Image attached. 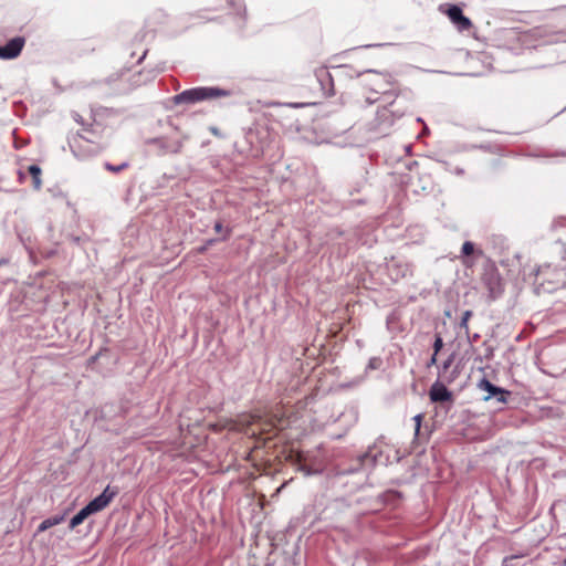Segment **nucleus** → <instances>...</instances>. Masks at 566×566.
I'll list each match as a JSON object with an SVG mask.
<instances>
[{
  "label": "nucleus",
  "mask_w": 566,
  "mask_h": 566,
  "mask_svg": "<svg viewBox=\"0 0 566 566\" xmlns=\"http://www.w3.org/2000/svg\"><path fill=\"white\" fill-rule=\"evenodd\" d=\"M76 117H77V118H75V120H76L77 123H82V122H81V115H80V114H76Z\"/></svg>",
  "instance_id": "obj_42"
},
{
  "label": "nucleus",
  "mask_w": 566,
  "mask_h": 566,
  "mask_svg": "<svg viewBox=\"0 0 566 566\" xmlns=\"http://www.w3.org/2000/svg\"><path fill=\"white\" fill-rule=\"evenodd\" d=\"M285 106L297 108V107L305 106V104H303V103H289V104H285Z\"/></svg>",
  "instance_id": "obj_32"
},
{
  "label": "nucleus",
  "mask_w": 566,
  "mask_h": 566,
  "mask_svg": "<svg viewBox=\"0 0 566 566\" xmlns=\"http://www.w3.org/2000/svg\"><path fill=\"white\" fill-rule=\"evenodd\" d=\"M228 4L233 9V13L237 17V28L240 35H243V31L247 22V7L243 0H228Z\"/></svg>",
  "instance_id": "obj_10"
},
{
  "label": "nucleus",
  "mask_w": 566,
  "mask_h": 566,
  "mask_svg": "<svg viewBox=\"0 0 566 566\" xmlns=\"http://www.w3.org/2000/svg\"><path fill=\"white\" fill-rule=\"evenodd\" d=\"M164 71L165 65L163 63L156 65L155 67H145L130 77V85L134 87H138L147 83H150L156 78V76L159 73Z\"/></svg>",
  "instance_id": "obj_7"
},
{
  "label": "nucleus",
  "mask_w": 566,
  "mask_h": 566,
  "mask_svg": "<svg viewBox=\"0 0 566 566\" xmlns=\"http://www.w3.org/2000/svg\"><path fill=\"white\" fill-rule=\"evenodd\" d=\"M209 130H210V133H211L212 135H214V136H217V137H220V138H222V137H223V134L221 133V130H220L218 127H216V126H211V127H209Z\"/></svg>",
  "instance_id": "obj_30"
},
{
  "label": "nucleus",
  "mask_w": 566,
  "mask_h": 566,
  "mask_svg": "<svg viewBox=\"0 0 566 566\" xmlns=\"http://www.w3.org/2000/svg\"><path fill=\"white\" fill-rule=\"evenodd\" d=\"M369 459V453H364L361 457H359V461L365 463Z\"/></svg>",
  "instance_id": "obj_35"
},
{
  "label": "nucleus",
  "mask_w": 566,
  "mask_h": 566,
  "mask_svg": "<svg viewBox=\"0 0 566 566\" xmlns=\"http://www.w3.org/2000/svg\"><path fill=\"white\" fill-rule=\"evenodd\" d=\"M378 99H379V97H377V96H375V97H373V96H367V97H366V102H367V104H373V103H375V102H376V101H378Z\"/></svg>",
  "instance_id": "obj_33"
},
{
  "label": "nucleus",
  "mask_w": 566,
  "mask_h": 566,
  "mask_svg": "<svg viewBox=\"0 0 566 566\" xmlns=\"http://www.w3.org/2000/svg\"><path fill=\"white\" fill-rule=\"evenodd\" d=\"M422 418L423 416L421 413H418L413 417V421H415V436L417 437L420 432V428H421V421H422Z\"/></svg>",
  "instance_id": "obj_25"
},
{
  "label": "nucleus",
  "mask_w": 566,
  "mask_h": 566,
  "mask_svg": "<svg viewBox=\"0 0 566 566\" xmlns=\"http://www.w3.org/2000/svg\"><path fill=\"white\" fill-rule=\"evenodd\" d=\"M429 397L432 402H447L452 400V392L443 382L437 380L430 387Z\"/></svg>",
  "instance_id": "obj_11"
},
{
  "label": "nucleus",
  "mask_w": 566,
  "mask_h": 566,
  "mask_svg": "<svg viewBox=\"0 0 566 566\" xmlns=\"http://www.w3.org/2000/svg\"><path fill=\"white\" fill-rule=\"evenodd\" d=\"M28 174L32 178V185L35 190H39L42 186V169L38 164H31L28 166Z\"/></svg>",
  "instance_id": "obj_18"
},
{
  "label": "nucleus",
  "mask_w": 566,
  "mask_h": 566,
  "mask_svg": "<svg viewBox=\"0 0 566 566\" xmlns=\"http://www.w3.org/2000/svg\"><path fill=\"white\" fill-rule=\"evenodd\" d=\"M243 142L249 147V150L253 151L255 155L262 151L258 130L255 128L249 127L247 130H244Z\"/></svg>",
  "instance_id": "obj_13"
},
{
  "label": "nucleus",
  "mask_w": 566,
  "mask_h": 566,
  "mask_svg": "<svg viewBox=\"0 0 566 566\" xmlns=\"http://www.w3.org/2000/svg\"><path fill=\"white\" fill-rule=\"evenodd\" d=\"M147 52H148L147 50H145V51L143 52V54H142V55L138 57V60H137V64H142V63H143V61L145 60V57H146V55H147Z\"/></svg>",
  "instance_id": "obj_34"
},
{
  "label": "nucleus",
  "mask_w": 566,
  "mask_h": 566,
  "mask_svg": "<svg viewBox=\"0 0 566 566\" xmlns=\"http://www.w3.org/2000/svg\"><path fill=\"white\" fill-rule=\"evenodd\" d=\"M380 370H384L382 358H380L378 356L369 358V360L364 369V373L361 375H359L358 377H356V384L358 381H364V380L370 378L371 374L374 371H380Z\"/></svg>",
  "instance_id": "obj_12"
},
{
  "label": "nucleus",
  "mask_w": 566,
  "mask_h": 566,
  "mask_svg": "<svg viewBox=\"0 0 566 566\" xmlns=\"http://www.w3.org/2000/svg\"><path fill=\"white\" fill-rule=\"evenodd\" d=\"M18 175H19V180L20 181H23L25 179V175L21 170L18 171Z\"/></svg>",
  "instance_id": "obj_37"
},
{
  "label": "nucleus",
  "mask_w": 566,
  "mask_h": 566,
  "mask_svg": "<svg viewBox=\"0 0 566 566\" xmlns=\"http://www.w3.org/2000/svg\"><path fill=\"white\" fill-rule=\"evenodd\" d=\"M230 95V90L222 88L220 86H196L184 90L182 92L172 96L171 99L175 105H193L199 102L228 97Z\"/></svg>",
  "instance_id": "obj_3"
},
{
  "label": "nucleus",
  "mask_w": 566,
  "mask_h": 566,
  "mask_svg": "<svg viewBox=\"0 0 566 566\" xmlns=\"http://www.w3.org/2000/svg\"><path fill=\"white\" fill-rule=\"evenodd\" d=\"M66 238L73 245H76L81 249H84V245L90 242V237L87 234H67Z\"/></svg>",
  "instance_id": "obj_19"
},
{
  "label": "nucleus",
  "mask_w": 566,
  "mask_h": 566,
  "mask_svg": "<svg viewBox=\"0 0 566 566\" xmlns=\"http://www.w3.org/2000/svg\"><path fill=\"white\" fill-rule=\"evenodd\" d=\"M147 145L155 146L158 149L159 155L169 154V138L159 136L153 137L146 140Z\"/></svg>",
  "instance_id": "obj_17"
},
{
  "label": "nucleus",
  "mask_w": 566,
  "mask_h": 566,
  "mask_svg": "<svg viewBox=\"0 0 566 566\" xmlns=\"http://www.w3.org/2000/svg\"><path fill=\"white\" fill-rule=\"evenodd\" d=\"M184 147L181 139H169V154H179Z\"/></svg>",
  "instance_id": "obj_21"
},
{
  "label": "nucleus",
  "mask_w": 566,
  "mask_h": 566,
  "mask_svg": "<svg viewBox=\"0 0 566 566\" xmlns=\"http://www.w3.org/2000/svg\"><path fill=\"white\" fill-rule=\"evenodd\" d=\"M6 262H7V260H4V259L0 260V264L6 263Z\"/></svg>",
  "instance_id": "obj_45"
},
{
  "label": "nucleus",
  "mask_w": 566,
  "mask_h": 566,
  "mask_svg": "<svg viewBox=\"0 0 566 566\" xmlns=\"http://www.w3.org/2000/svg\"><path fill=\"white\" fill-rule=\"evenodd\" d=\"M76 117H77V118H75V120H76L77 123H82V122H81V115H80V114H76Z\"/></svg>",
  "instance_id": "obj_40"
},
{
  "label": "nucleus",
  "mask_w": 566,
  "mask_h": 566,
  "mask_svg": "<svg viewBox=\"0 0 566 566\" xmlns=\"http://www.w3.org/2000/svg\"><path fill=\"white\" fill-rule=\"evenodd\" d=\"M478 386L481 390L488 392V395L484 397V400H490L491 398H494L500 403H505L507 401L510 391L492 384L486 378H482L479 381Z\"/></svg>",
  "instance_id": "obj_6"
},
{
  "label": "nucleus",
  "mask_w": 566,
  "mask_h": 566,
  "mask_svg": "<svg viewBox=\"0 0 566 566\" xmlns=\"http://www.w3.org/2000/svg\"><path fill=\"white\" fill-rule=\"evenodd\" d=\"M298 470L306 476L326 474L333 480L334 486H346L344 478L354 473V464L349 463L345 468L333 463L332 454L323 446L319 444L315 450L307 451L303 461L298 465Z\"/></svg>",
  "instance_id": "obj_2"
},
{
  "label": "nucleus",
  "mask_w": 566,
  "mask_h": 566,
  "mask_svg": "<svg viewBox=\"0 0 566 566\" xmlns=\"http://www.w3.org/2000/svg\"><path fill=\"white\" fill-rule=\"evenodd\" d=\"M472 315V312L471 311H465L462 315V318H461V322H460V326L461 327H467L468 326V321L469 318L471 317Z\"/></svg>",
  "instance_id": "obj_27"
},
{
  "label": "nucleus",
  "mask_w": 566,
  "mask_h": 566,
  "mask_svg": "<svg viewBox=\"0 0 566 566\" xmlns=\"http://www.w3.org/2000/svg\"><path fill=\"white\" fill-rule=\"evenodd\" d=\"M557 242H560V243H563L564 245H566V238H565V239H563L562 237H558V238H557Z\"/></svg>",
  "instance_id": "obj_38"
},
{
  "label": "nucleus",
  "mask_w": 566,
  "mask_h": 566,
  "mask_svg": "<svg viewBox=\"0 0 566 566\" xmlns=\"http://www.w3.org/2000/svg\"><path fill=\"white\" fill-rule=\"evenodd\" d=\"M232 228L231 227H227L226 230H224V233L218 238H210V239H207L201 245L197 247L196 250L198 253L202 254L205 252L208 251V249L217 243H220V242H226L230 239V237L232 235Z\"/></svg>",
  "instance_id": "obj_14"
},
{
  "label": "nucleus",
  "mask_w": 566,
  "mask_h": 566,
  "mask_svg": "<svg viewBox=\"0 0 566 566\" xmlns=\"http://www.w3.org/2000/svg\"><path fill=\"white\" fill-rule=\"evenodd\" d=\"M93 515L92 511L85 504L82 509H80L69 522V530H74L78 525H81L88 516Z\"/></svg>",
  "instance_id": "obj_16"
},
{
  "label": "nucleus",
  "mask_w": 566,
  "mask_h": 566,
  "mask_svg": "<svg viewBox=\"0 0 566 566\" xmlns=\"http://www.w3.org/2000/svg\"><path fill=\"white\" fill-rule=\"evenodd\" d=\"M369 46H370V45H368V44L361 45V48H369ZM357 49H360V46H356V50H357Z\"/></svg>",
  "instance_id": "obj_43"
},
{
  "label": "nucleus",
  "mask_w": 566,
  "mask_h": 566,
  "mask_svg": "<svg viewBox=\"0 0 566 566\" xmlns=\"http://www.w3.org/2000/svg\"><path fill=\"white\" fill-rule=\"evenodd\" d=\"M97 418H101V419H103V418H104L103 410H101V411H99V415H97V413H96V419H97Z\"/></svg>",
  "instance_id": "obj_39"
},
{
  "label": "nucleus",
  "mask_w": 566,
  "mask_h": 566,
  "mask_svg": "<svg viewBox=\"0 0 566 566\" xmlns=\"http://www.w3.org/2000/svg\"><path fill=\"white\" fill-rule=\"evenodd\" d=\"M454 356L450 355L439 367L438 376L439 378L443 377V374L448 371V369L451 367L453 363Z\"/></svg>",
  "instance_id": "obj_22"
},
{
  "label": "nucleus",
  "mask_w": 566,
  "mask_h": 566,
  "mask_svg": "<svg viewBox=\"0 0 566 566\" xmlns=\"http://www.w3.org/2000/svg\"><path fill=\"white\" fill-rule=\"evenodd\" d=\"M559 228H566V218H560L554 223V229L557 230Z\"/></svg>",
  "instance_id": "obj_28"
},
{
  "label": "nucleus",
  "mask_w": 566,
  "mask_h": 566,
  "mask_svg": "<svg viewBox=\"0 0 566 566\" xmlns=\"http://www.w3.org/2000/svg\"><path fill=\"white\" fill-rule=\"evenodd\" d=\"M451 22L460 30L465 31L471 27V21L463 14L462 9L457 4H450L446 11Z\"/></svg>",
  "instance_id": "obj_9"
},
{
  "label": "nucleus",
  "mask_w": 566,
  "mask_h": 566,
  "mask_svg": "<svg viewBox=\"0 0 566 566\" xmlns=\"http://www.w3.org/2000/svg\"><path fill=\"white\" fill-rule=\"evenodd\" d=\"M129 166V163L128 161H123L118 165H114L112 163H108L106 161L104 164V168L111 172H114V174H118L120 171H123L124 169H126L127 167Z\"/></svg>",
  "instance_id": "obj_20"
},
{
  "label": "nucleus",
  "mask_w": 566,
  "mask_h": 566,
  "mask_svg": "<svg viewBox=\"0 0 566 566\" xmlns=\"http://www.w3.org/2000/svg\"><path fill=\"white\" fill-rule=\"evenodd\" d=\"M65 515H66V511L61 514H55V515L44 518L38 525L35 534L43 533V532L48 531L49 528L61 524L64 521Z\"/></svg>",
  "instance_id": "obj_15"
},
{
  "label": "nucleus",
  "mask_w": 566,
  "mask_h": 566,
  "mask_svg": "<svg viewBox=\"0 0 566 566\" xmlns=\"http://www.w3.org/2000/svg\"><path fill=\"white\" fill-rule=\"evenodd\" d=\"M475 251V245L473 242L471 241H465L463 244H462V248H461V253L465 256H469L471 254H473Z\"/></svg>",
  "instance_id": "obj_23"
},
{
  "label": "nucleus",
  "mask_w": 566,
  "mask_h": 566,
  "mask_svg": "<svg viewBox=\"0 0 566 566\" xmlns=\"http://www.w3.org/2000/svg\"><path fill=\"white\" fill-rule=\"evenodd\" d=\"M543 272H544V270L542 268H539L538 271H537L538 274L543 273Z\"/></svg>",
  "instance_id": "obj_44"
},
{
  "label": "nucleus",
  "mask_w": 566,
  "mask_h": 566,
  "mask_svg": "<svg viewBox=\"0 0 566 566\" xmlns=\"http://www.w3.org/2000/svg\"><path fill=\"white\" fill-rule=\"evenodd\" d=\"M356 77H364L361 83L369 86L374 95L381 94L385 105L381 109H378L377 120L380 133L386 134L387 129L394 124L395 118H400L406 111V107L401 106L400 99H390L391 93L388 92V87L391 85V76L374 70H367L356 74Z\"/></svg>",
  "instance_id": "obj_1"
},
{
  "label": "nucleus",
  "mask_w": 566,
  "mask_h": 566,
  "mask_svg": "<svg viewBox=\"0 0 566 566\" xmlns=\"http://www.w3.org/2000/svg\"><path fill=\"white\" fill-rule=\"evenodd\" d=\"M432 347H433V353L434 354H439V352L442 349V347H443V339H442L440 334H436Z\"/></svg>",
  "instance_id": "obj_24"
},
{
  "label": "nucleus",
  "mask_w": 566,
  "mask_h": 566,
  "mask_svg": "<svg viewBox=\"0 0 566 566\" xmlns=\"http://www.w3.org/2000/svg\"><path fill=\"white\" fill-rule=\"evenodd\" d=\"M24 45V36L15 35L11 38L4 44H0V59L6 61L17 59L21 54Z\"/></svg>",
  "instance_id": "obj_5"
},
{
  "label": "nucleus",
  "mask_w": 566,
  "mask_h": 566,
  "mask_svg": "<svg viewBox=\"0 0 566 566\" xmlns=\"http://www.w3.org/2000/svg\"><path fill=\"white\" fill-rule=\"evenodd\" d=\"M76 117H77V118H75V120H76L77 123H82V122H81V115H80V114H76Z\"/></svg>",
  "instance_id": "obj_41"
},
{
  "label": "nucleus",
  "mask_w": 566,
  "mask_h": 566,
  "mask_svg": "<svg viewBox=\"0 0 566 566\" xmlns=\"http://www.w3.org/2000/svg\"><path fill=\"white\" fill-rule=\"evenodd\" d=\"M454 174H457V175H463V174H464V170H463V168L455 167V168H454Z\"/></svg>",
  "instance_id": "obj_36"
},
{
  "label": "nucleus",
  "mask_w": 566,
  "mask_h": 566,
  "mask_svg": "<svg viewBox=\"0 0 566 566\" xmlns=\"http://www.w3.org/2000/svg\"><path fill=\"white\" fill-rule=\"evenodd\" d=\"M227 227L223 226V222L221 219L219 220H216L214 223H213V230L216 233H219L220 235H222L224 233V230H226Z\"/></svg>",
  "instance_id": "obj_26"
},
{
  "label": "nucleus",
  "mask_w": 566,
  "mask_h": 566,
  "mask_svg": "<svg viewBox=\"0 0 566 566\" xmlns=\"http://www.w3.org/2000/svg\"><path fill=\"white\" fill-rule=\"evenodd\" d=\"M118 493L119 489L117 486L108 484L99 494L90 500L86 505L93 514H96L106 509Z\"/></svg>",
  "instance_id": "obj_4"
},
{
  "label": "nucleus",
  "mask_w": 566,
  "mask_h": 566,
  "mask_svg": "<svg viewBox=\"0 0 566 566\" xmlns=\"http://www.w3.org/2000/svg\"><path fill=\"white\" fill-rule=\"evenodd\" d=\"M437 356H438V354H434V353L432 354L429 361L427 363V367L437 365Z\"/></svg>",
  "instance_id": "obj_31"
},
{
  "label": "nucleus",
  "mask_w": 566,
  "mask_h": 566,
  "mask_svg": "<svg viewBox=\"0 0 566 566\" xmlns=\"http://www.w3.org/2000/svg\"><path fill=\"white\" fill-rule=\"evenodd\" d=\"M104 350H107L106 348H104ZM102 352L103 349H101L99 352H97L95 355H92L90 358H88V365L91 364H94L95 361H97V359L99 358V356L102 355Z\"/></svg>",
  "instance_id": "obj_29"
},
{
  "label": "nucleus",
  "mask_w": 566,
  "mask_h": 566,
  "mask_svg": "<svg viewBox=\"0 0 566 566\" xmlns=\"http://www.w3.org/2000/svg\"><path fill=\"white\" fill-rule=\"evenodd\" d=\"M314 77L319 85L323 95H334V77L326 66H319L314 71Z\"/></svg>",
  "instance_id": "obj_8"
}]
</instances>
